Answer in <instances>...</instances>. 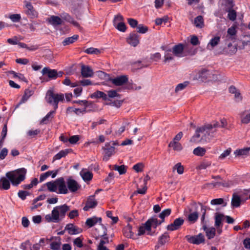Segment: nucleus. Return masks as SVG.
<instances>
[{
    "instance_id": "1",
    "label": "nucleus",
    "mask_w": 250,
    "mask_h": 250,
    "mask_svg": "<svg viewBox=\"0 0 250 250\" xmlns=\"http://www.w3.org/2000/svg\"><path fill=\"white\" fill-rule=\"evenodd\" d=\"M227 123L225 119H222L220 121H213L210 124H208L202 126L201 130L205 132V138L201 137L202 140H205V142H208L211 138L214 136L218 128L225 127L227 126Z\"/></svg>"
},
{
    "instance_id": "2",
    "label": "nucleus",
    "mask_w": 250,
    "mask_h": 250,
    "mask_svg": "<svg viewBox=\"0 0 250 250\" xmlns=\"http://www.w3.org/2000/svg\"><path fill=\"white\" fill-rule=\"evenodd\" d=\"M70 210V207L66 204L57 206L53 209L51 214L46 215L45 220L48 222L58 223L64 218L66 213Z\"/></svg>"
},
{
    "instance_id": "3",
    "label": "nucleus",
    "mask_w": 250,
    "mask_h": 250,
    "mask_svg": "<svg viewBox=\"0 0 250 250\" xmlns=\"http://www.w3.org/2000/svg\"><path fill=\"white\" fill-rule=\"evenodd\" d=\"M26 172V169L22 168L8 172L5 175L13 186H17L25 179Z\"/></svg>"
},
{
    "instance_id": "4",
    "label": "nucleus",
    "mask_w": 250,
    "mask_h": 250,
    "mask_svg": "<svg viewBox=\"0 0 250 250\" xmlns=\"http://www.w3.org/2000/svg\"><path fill=\"white\" fill-rule=\"evenodd\" d=\"M46 100L47 103L53 105L56 110L58 107L59 102L64 100V95L62 93H55L53 90H49L46 93Z\"/></svg>"
},
{
    "instance_id": "5",
    "label": "nucleus",
    "mask_w": 250,
    "mask_h": 250,
    "mask_svg": "<svg viewBox=\"0 0 250 250\" xmlns=\"http://www.w3.org/2000/svg\"><path fill=\"white\" fill-rule=\"evenodd\" d=\"M214 75L212 73L211 71L206 68H203L198 72V74L196 75V79L203 82H206L207 81L214 80Z\"/></svg>"
},
{
    "instance_id": "6",
    "label": "nucleus",
    "mask_w": 250,
    "mask_h": 250,
    "mask_svg": "<svg viewBox=\"0 0 250 250\" xmlns=\"http://www.w3.org/2000/svg\"><path fill=\"white\" fill-rule=\"evenodd\" d=\"M185 238L188 243L197 245L205 243V236L201 233L197 235L191 236L188 235L185 236Z\"/></svg>"
},
{
    "instance_id": "7",
    "label": "nucleus",
    "mask_w": 250,
    "mask_h": 250,
    "mask_svg": "<svg viewBox=\"0 0 250 250\" xmlns=\"http://www.w3.org/2000/svg\"><path fill=\"white\" fill-rule=\"evenodd\" d=\"M110 143H106L104 147L103 148L104 151V155L103 157V160L104 161H107L109 157L115 153V147L114 146L116 145V143L112 142V146H111Z\"/></svg>"
},
{
    "instance_id": "8",
    "label": "nucleus",
    "mask_w": 250,
    "mask_h": 250,
    "mask_svg": "<svg viewBox=\"0 0 250 250\" xmlns=\"http://www.w3.org/2000/svg\"><path fill=\"white\" fill-rule=\"evenodd\" d=\"M57 189H58V193L66 194L68 193V190L65 185L64 179L63 177H60L56 179Z\"/></svg>"
},
{
    "instance_id": "9",
    "label": "nucleus",
    "mask_w": 250,
    "mask_h": 250,
    "mask_svg": "<svg viewBox=\"0 0 250 250\" xmlns=\"http://www.w3.org/2000/svg\"><path fill=\"white\" fill-rule=\"evenodd\" d=\"M66 184L68 190L71 192H76L81 187L76 180L71 177H69L67 179Z\"/></svg>"
},
{
    "instance_id": "10",
    "label": "nucleus",
    "mask_w": 250,
    "mask_h": 250,
    "mask_svg": "<svg viewBox=\"0 0 250 250\" xmlns=\"http://www.w3.org/2000/svg\"><path fill=\"white\" fill-rule=\"evenodd\" d=\"M163 222L161 220L159 221L156 216H154L148 219L144 225L146 226V230L150 231L151 227L156 229L158 226L160 225Z\"/></svg>"
},
{
    "instance_id": "11",
    "label": "nucleus",
    "mask_w": 250,
    "mask_h": 250,
    "mask_svg": "<svg viewBox=\"0 0 250 250\" xmlns=\"http://www.w3.org/2000/svg\"><path fill=\"white\" fill-rule=\"evenodd\" d=\"M184 220L181 217L175 219L173 222L168 225L167 229L168 230L174 231L179 229L184 224Z\"/></svg>"
},
{
    "instance_id": "12",
    "label": "nucleus",
    "mask_w": 250,
    "mask_h": 250,
    "mask_svg": "<svg viewBox=\"0 0 250 250\" xmlns=\"http://www.w3.org/2000/svg\"><path fill=\"white\" fill-rule=\"evenodd\" d=\"M25 13L31 19H34L38 16V12L35 10L31 3L25 1Z\"/></svg>"
},
{
    "instance_id": "13",
    "label": "nucleus",
    "mask_w": 250,
    "mask_h": 250,
    "mask_svg": "<svg viewBox=\"0 0 250 250\" xmlns=\"http://www.w3.org/2000/svg\"><path fill=\"white\" fill-rule=\"evenodd\" d=\"M126 42L131 46H137L140 43L139 35L135 32L131 33L126 38Z\"/></svg>"
},
{
    "instance_id": "14",
    "label": "nucleus",
    "mask_w": 250,
    "mask_h": 250,
    "mask_svg": "<svg viewBox=\"0 0 250 250\" xmlns=\"http://www.w3.org/2000/svg\"><path fill=\"white\" fill-rule=\"evenodd\" d=\"M42 73L43 76L46 75L50 80L56 79L59 76V74L56 70L51 69L49 67L43 68Z\"/></svg>"
},
{
    "instance_id": "15",
    "label": "nucleus",
    "mask_w": 250,
    "mask_h": 250,
    "mask_svg": "<svg viewBox=\"0 0 250 250\" xmlns=\"http://www.w3.org/2000/svg\"><path fill=\"white\" fill-rule=\"evenodd\" d=\"M98 203L95 199V195L88 197L86 202L85 206L83 209L84 211H88L90 208H94L97 206Z\"/></svg>"
},
{
    "instance_id": "16",
    "label": "nucleus",
    "mask_w": 250,
    "mask_h": 250,
    "mask_svg": "<svg viewBox=\"0 0 250 250\" xmlns=\"http://www.w3.org/2000/svg\"><path fill=\"white\" fill-rule=\"evenodd\" d=\"M110 80L115 85L121 86L128 82V77L126 75H121Z\"/></svg>"
},
{
    "instance_id": "17",
    "label": "nucleus",
    "mask_w": 250,
    "mask_h": 250,
    "mask_svg": "<svg viewBox=\"0 0 250 250\" xmlns=\"http://www.w3.org/2000/svg\"><path fill=\"white\" fill-rule=\"evenodd\" d=\"M169 235L167 232H165L160 236L158 239V243L155 246V249L158 250L161 246L164 245L169 241Z\"/></svg>"
},
{
    "instance_id": "18",
    "label": "nucleus",
    "mask_w": 250,
    "mask_h": 250,
    "mask_svg": "<svg viewBox=\"0 0 250 250\" xmlns=\"http://www.w3.org/2000/svg\"><path fill=\"white\" fill-rule=\"evenodd\" d=\"M65 230H67L70 235H75L80 233L82 230L81 229L74 226L73 224H68L65 227Z\"/></svg>"
},
{
    "instance_id": "19",
    "label": "nucleus",
    "mask_w": 250,
    "mask_h": 250,
    "mask_svg": "<svg viewBox=\"0 0 250 250\" xmlns=\"http://www.w3.org/2000/svg\"><path fill=\"white\" fill-rule=\"evenodd\" d=\"M203 229L205 231L206 236L208 239H211L214 237L216 234V229L214 227H208L206 225L203 226Z\"/></svg>"
},
{
    "instance_id": "20",
    "label": "nucleus",
    "mask_w": 250,
    "mask_h": 250,
    "mask_svg": "<svg viewBox=\"0 0 250 250\" xmlns=\"http://www.w3.org/2000/svg\"><path fill=\"white\" fill-rule=\"evenodd\" d=\"M237 48L236 45H233L231 43L228 44L227 47H225L222 51V54L226 55H232L236 53Z\"/></svg>"
},
{
    "instance_id": "21",
    "label": "nucleus",
    "mask_w": 250,
    "mask_h": 250,
    "mask_svg": "<svg viewBox=\"0 0 250 250\" xmlns=\"http://www.w3.org/2000/svg\"><path fill=\"white\" fill-rule=\"evenodd\" d=\"M81 74L84 78L91 77L93 75V72L89 66L82 65L81 67Z\"/></svg>"
},
{
    "instance_id": "22",
    "label": "nucleus",
    "mask_w": 250,
    "mask_h": 250,
    "mask_svg": "<svg viewBox=\"0 0 250 250\" xmlns=\"http://www.w3.org/2000/svg\"><path fill=\"white\" fill-rule=\"evenodd\" d=\"M202 128V126L198 127L196 129L195 134L191 138L190 140V142L196 143L202 141L201 138L199 139L200 137H201L200 133L203 134L202 137L203 136L204 138H205V132L203 130H201V129ZM203 141H205V140H203Z\"/></svg>"
},
{
    "instance_id": "23",
    "label": "nucleus",
    "mask_w": 250,
    "mask_h": 250,
    "mask_svg": "<svg viewBox=\"0 0 250 250\" xmlns=\"http://www.w3.org/2000/svg\"><path fill=\"white\" fill-rule=\"evenodd\" d=\"M46 21L54 27L61 25L62 22V20L57 16H51Z\"/></svg>"
},
{
    "instance_id": "24",
    "label": "nucleus",
    "mask_w": 250,
    "mask_h": 250,
    "mask_svg": "<svg viewBox=\"0 0 250 250\" xmlns=\"http://www.w3.org/2000/svg\"><path fill=\"white\" fill-rule=\"evenodd\" d=\"M242 201L240 197L236 193H234L232 194L231 201V207L232 208H236L239 207L241 204Z\"/></svg>"
},
{
    "instance_id": "25",
    "label": "nucleus",
    "mask_w": 250,
    "mask_h": 250,
    "mask_svg": "<svg viewBox=\"0 0 250 250\" xmlns=\"http://www.w3.org/2000/svg\"><path fill=\"white\" fill-rule=\"evenodd\" d=\"M184 49V45L182 43H179L173 47L172 53L175 56L180 57L182 56Z\"/></svg>"
},
{
    "instance_id": "26",
    "label": "nucleus",
    "mask_w": 250,
    "mask_h": 250,
    "mask_svg": "<svg viewBox=\"0 0 250 250\" xmlns=\"http://www.w3.org/2000/svg\"><path fill=\"white\" fill-rule=\"evenodd\" d=\"M80 174L85 182L89 181L93 178L92 173L85 168H83L80 171Z\"/></svg>"
},
{
    "instance_id": "27",
    "label": "nucleus",
    "mask_w": 250,
    "mask_h": 250,
    "mask_svg": "<svg viewBox=\"0 0 250 250\" xmlns=\"http://www.w3.org/2000/svg\"><path fill=\"white\" fill-rule=\"evenodd\" d=\"M229 3L230 4V7L226 9V11L228 12V17L229 20L231 21H234L236 19V12L235 10L232 9V7H233L232 1H229Z\"/></svg>"
},
{
    "instance_id": "28",
    "label": "nucleus",
    "mask_w": 250,
    "mask_h": 250,
    "mask_svg": "<svg viewBox=\"0 0 250 250\" xmlns=\"http://www.w3.org/2000/svg\"><path fill=\"white\" fill-rule=\"evenodd\" d=\"M10 181L6 177H2L0 179V189L8 190L10 188Z\"/></svg>"
},
{
    "instance_id": "29",
    "label": "nucleus",
    "mask_w": 250,
    "mask_h": 250,
    "mask_svg": "<svg viewBox=\"0 0 250 250\" xmlns=\"http://www.w3.org/2000/svg\"><path fill=\"white\" fill-rule=\"evenodd\" d=\"M161 48L165 51L164 55V62H167L173 60V54L171 53V50L170 49H167L166 46H162Z\"/></svg>"
},
{
    "instance_id": "30",
    "label": "nucleus",
    "mask_w": 250,
    "mask_h": 250,
    "mask_svg": "<svg viewBox=\"0 0 250 250\" xmlns=\"http://www.w3.org/2000/svg\"><path fill=\"white\" fill-rule=\"evenodd\" d=\"M98 222L101 223L102 222V218L101 217L94 216L93 217L88 218L86 221L85 224L89 228H91L96 225Z\"/></svg>"
},
{
    "instance_id": "31",
    "label": "nucleus",
    "mask_w": 250,
    "mask_h": 250,
    "mask_svg": "<svg viewBox=\"0 0 250 250\" xmlns=\"http://www.w3.org/2000/svg\"><path fill=\"white\" fill-rule=\"evenodd\" d=\"M34 91L30 88L26 89L19 104L25 103L34 94Z\"/></svg>"
},
{
    "instance_id": "32",
    "label": "nucleus",
    "mask_w": 250,
    "mask_h": 250,
    "mask_svg": "<svg viewBox=\"0 0 250 250\" xmlns=\"http://www.w3.org/2000/svg\"><path fill=\"white\" fill-rule=\"evenodd\" d=\"M78 38L79 36L78 35H74L72 37L65 38L62 42V44L63 46L69 45L75 42Z\"/></svg>"
},
{
    "instance_id": "33",
    "label": "nucleus",
    "mask_w": 250,
    "mask_h": 250,
    "mask_svg": "<svg viewBox=\"0 0 250 250\" xmlns=\"http://www.w3.org/2000/svg\"><path fill=\"white\" fill-rule=\"evenodd\" d=\"M132 227L130 224H127L123 229V233L125 237L128 238H131L133 236V233L132 232Z\"/></svg>"
},
{
    "instance_id": "34",
    "label": "nucleus",
    "mask_w": 250,
    "mask_h": 250,
    "mask_svg": "<svg viewBox=\"0 0 250 250\" xmlns=\"http://www.w3.org/2000/svg\"><path fill=\"white\" fill-rule=\"evenodd\" d=\"M220 41V37L216 36L212 38L207 45L208 49L211 50L214 47L216 46Z\"/></svg>"
},
{
    "instance_id": "35",
    "label": "nucleus",
    "mask_w": 250,
    "mask_h": 250,
    "mask_svg": "<svg viewBox=\"0 0 250 250\" xmlns=\"http://www.w3.org/2000/svg\"><path fill=\"white\" fill-rule=\"evenodd\" d=\"M225 215L219 213H216L215 215V226L219 228L222 226V221Z\"/></svg>"
},
{
    "instance_id": "36",
    "label": "nucleus",
    "mask_w": 250,
    "mask_h": 250,
    "mask_svg": "<svg viewBox=\"0 0 250 250\" xmlns=\"http://www.w3.org/2000/svg\"><path fill=\"white\" fill-rule=\"evenodd\" d=\"M56 180L55 181H52L50 182H47L45 184L48 190L50 192H56L57 191V184Z\"/></svg>"
},
{
    "instance_id": "37",
    "label": "nucleus",
    "mask_w": 250,
    "mask_h": 250,
    "mask_svg": "<svg viewBox=\"0 0 250 250\" xmlns=\"http://www.w3.org/2000/svg\"><path fill=\"white\" fill-rule=\"evenodd\" d=\"M103 237L104 239H105L106 241H104L103 240H101L98 247V250H109L106 247L104 246L105 244L108 243V238L106 236V234H104Z\"/></svg>"
},
{
    "instance_id": "38",
    "label": "nucleus",
    "mask_w": 250,
    "mask_h": 250,
    "mask_svg": "<svg viewBox=\"0 0 250 250\" xmlns=\"http://www.w3.org/2000/svg\"><path fill=\"white\" fill-rule=\"evenodd\" d=\"M168 147H172L174 150L180 151L183 149L182 145L177 142L171 141Z\"/></svg>"
},
{
    "instance_id": "39",
    "label": "nucleus",
    "mask_w": 250,
    "mask_h": 250,
    "mask_svg": "<svg viewBox=\"0 0 250 250\" xmlns=\"http://www.w3.org/2000/svg\"><path fill=\"white\" fill-rule=\"evenodd\" d=\"M194 24L196 27L201 28L204 26V19L202 16H198L194 19Z\"/></svg>"
},
{
    "instance_id": "40",
    "label": "nucleus",
    "mask_w": 250,
    "mask_h": 250,
    "mask_svg": "<svg viewBox=\"0 0 250 250\" xmlns=\"http://www.w3.org/2000/svg\"><path fill=\"white\" fill-rule=\"evenodd\" d=\"M206 152V149L205 148L198 146L193 151V153L197 156H203Z\"/></svg>"
},
{
    "instance_id": "41",
    "label": "nucleus",
    "mask_w": 250,
    "mask_h": 250,
    "mask_svg": "<svg viewBox=\"0 0 250 250\" xmlns=\"http://www.w3.org/2000/svg\"><path fill=\"white\" fill-rule=\"evenodd\" d=\"M250 150V147L237 149L235 151L234 154L236 156L248 155L249 153Z\"/></svg>"
},
{
    "instance_id": "42",
    "label": "nucleus",
    "mask_w": 250,
    "mask_h": 250,
    "mask_svg": "<svg viewBox=\"0 0 250 250\" xmlns=\"http://www.w3.org/2000/svg\"><path fill=\"white\" fill-rule=\"evenodd\" d=\"M171 212V210L170 208H167L164 209L160 213L159 217L161 219L162 222H164L166 217L168 216Z\"/></svg>"
},
{
    "instance_id": "43",
    "label": "nucleus",
    "mask_w": 250,
    "mask_h": 250,
    "mask_svg": "<svg viewBox=\"0 0 250 250\" xmlns=\"http://www.w3.org/2000/svg\"><path fill=\"white\" fill-rule=\"evenodd\" d=\"M55 112L56 110H54L48 112L47 114L42 118L41 123L45 124H47V121H48L50 119H52L53 118V115Z\"/></svg>"
},
{
    "instance_id": "44",
    "label": "nucleus",
    "mask_w": 250,
    "mask_h": 250,
    "mask_svg": "<svg viewBox=\"0 0 250 250\" xmlns=\"http://www.w3.org/2000/svg\"><path fill=\"white\" fill-rule=\"evenodd\" d=\"M69 153L68 149H65L60 151L54 157V160H59L62 157H65Z\"/></svg>"
},
{
    "instance_id": "45",
    "label": "nucleus",
    "mask_w": 250,
    "mask_h": 250,
    "mask_svg": "<svg viewBox=\"0 0 250 250\" xmlns=\"http://www.w3.org/2000/svg\"><path fill=\"white\" fill-rule=\"evenodd\" d=\"M86 107H84L83 109L80 108H74L72 107H68L67 109V111H73L76 114L79 115L80 113L84 114L86 112Z\"/></svg>"
},
{
    "instance_id": "46",
    "label": "nucleus",
    "mask_w": 250,
    "mask_h": 250,
    "mask_svg": "<svg viewBox=\"0 0 250 250\" xmlns=\"http://www.w3.org/2000/svg\"><path fill=\"white\" fill-rule=\"evenodd\" d=\"M198 218V213L197 212L195 211L190 213L188 216V220L191 223H195Z\"/></svg>"
},
{
    "instance_id": "47",
    "label": "nucleus",
    "mask_w": 250,
    "mask_h": 250,
    "mask_svg": "<svg viewBox=\"0 0 250 250\" xmlns=\"http://www.w3.org/2000/svg\"><path fill=\"white\" fill-rule=\"evenodd\" d=\"M114 169L118 171L120 175L125 174L126 172V169L124 165H121L120 166L118 165H114Z\"/></svg>"
},
{
    "instance_id": "48",
    "label": "nucleus",
    "mask_w": 250,
    "mask_h": 250,
    "mask_svg": "<svg viewBox=\"0 0 250 250\" xmlns=\"http://www.w3.org/2000/svg\"><path fill=\"white\" fill-rule=\"evenodd\" d=\"M114 26L119 31L124 32L126 29V27L125 23L123 22L117 23V24L114 25Z\"/></svg>"
},
{
    "instance_id": "49",
    "label": "nucleus",
    "mask_w": 250,
    "mask_h": 250,
    "mask_svg": "<svg viewBox=\"0 0 250 250\" xmlns=\"http://www.w3.org/2000/svg\"><path fill=\"white\" fill-rule=\"evenodd\" d=\"M173 170H176L179 174H182L184 172V167L180 163L176 164L173 167Z\"/></svg>"
},
{
    "instance_id": "50",
    "label": "nucleus",
    "mask_w": 250,
    "mask_h": 250,
    "mask_svg": "<svg viewBox=\"0 0 250 250\" xmlns=\"http://www.w3.org/2000/svg\"><path fill=\"white\" fill-rule=\"evenodd\" d=\"M84 52L88 54H98L100 51L97 48L89 47L85 50Z\"/></svg>"
},
{
    "instance_id": "51",
    "label": "nucleus",
    "mask_w": 250,
    "mask_h": 250,
    "mask_svg": "<svg viewBox=\"0 0 250 250\" xmlns=\"http://www.w3.org/2000/svg\"><path fill=\"white\" fill-rule=\"evenodd\" d=\"M137 28L138 29L137 32L140 33L144 34L148 31L147 27L143 24H139Z\"/></svg>"
},
{
    "instance_id": "52",
    "label": "nucleus",
    "mask_w": 250,
    "mask_h": 250,
    "mask_svg": "<svg viewBox=\"0 0 250 250\" xmlns=\"http://www.w3.org/2000/svg\"><path fill=\"white\" fill-rule=\"evenodd\" d=\"M9 18L13 22H19L21 19V15L18 14L10 15Z\"/></svg>"
},
{
    "instance_id": "53",
    "label": "nucleus",
    "mask_w": 250,
    "mask_h": 250,
    "mask_svg": "<svg viewBox=\"0 0 250 250\" xmlns=\"http://www.w3.org/2000/svg\"><path fill=\"white\" fill-rule=\"evenodd\" d=\"M124 21V18L123 17L119 14L115 16L113 21V25L117 24V23L122 22Z\"/></svg>"
},
{
    "instance_id": "54",
    "label": "nucleus",
    "mask_w": 250,
    "mask_h": 250,
    "mask_svg": "<svg viewBox=\"0 0 250 250\" xmlns=\"http://www.w3.org/2000/svg\"><path fill=\"white\" fill-rule=\"evenodd\" d=\"M188 82H185L184 83L178 84L175 88V91L176 92L184 89L188 84Z\"/></svg>"
},
{
    "instance_id": "55",
    "label": "nucleus",
    "mask_w": 250,
    "mask_h": 250,
    "mask_svg": "<svg viewBox=\"0 0 250 250\" xmlns=\"http://www.w3.org/2000/svg\"><path fill=\"white\" fill-rule=\"evenodd\" d=\"M18 195L21 200H24L26 196L29 195V193L27 191L20 190Z\"/></svg>"
},
{
    "instance_id": "56",
    "label": "nucleus",
    "mask_w": 250,
    "mask_h": 250,
    "mask_svg": "<svg viewBox=\"0 0 250 250\" xmlns=\"http://www.w3.org/2000/svg\"><path fill=\"white\" fill-rule=\"evenodd\" d=\"M73 244L77 247L81 248L83 247V239L80 237H78L74 240Z\"/></svg>"
},
{
    "instance_id": "57",
    "label": "nucleus",
    "mask_w": 250,
    "mask_h": 250,
    "mask_svg": "<svg viewBox=\"0 0 250 250\" xmlns=\"http://www.w3.org/2000/svg\"><path fill=\"white\" fill-rule=\"evenodd\" d=\"M41 130L40 129H36L35 130H29L27 132V134L28 136L33 138L35 137L36 135L40 133Z\"/></svg>"
},
{
    "instance_id": "58",
    "label": "nucleus",
    "mask_w": 250,
    "mask_h": 250,
    "mask_svg": "<svg viewBox=\"0 0 250 250\" xmlns=\"http://www.w3.org/2000/svg\"><path fill=\"white\" fill-rule=\"evenodd\" d=\"M52 172L51 171H48L45 173H42L40 175V182H42L44 180H45L48 177L51 175Z\"/></svg>"
},
{
    "instance_id": "59",
    "label": "nucleus",
    "mask_w": 250,
    "mask_h": 250,
    "mask_svg": "<svg viewBox=\"0 0 250 250\" xmlns=\"http://www.w3.org/2000/svg\"><path fill=\"white\" fill-rule=\"evenodd\" d=\"M250 122V113L245 116H241V123L244 124H248Z\"/></svg>"
},
{
    "instance_id": "60",
    "label": "nucleus",
    "mask_w": 250,
    "mask_h": 250,
    "mask_svg": "<svg viewBox=\"0 0 250 250\" xmlns=\"http://www.w3.org/2000/svg\"><path fill=\"white\" fill-rule=\"evenodd\" d=\"M61 243L57 242H53L50 244V248L53 250H59L60 249Z\"/></svg>"
},
{
    "instance_id": "61",
    "label": "nucleus",
    "mask_w": 250,
    "mask_h": 250,
    "mask_svg": "<svg viewBox=\"0 0 250 250\" xmlns=\"http://www.w3.org/2000/svg\"><path fill=\"white\" fill-rule=\"evenodd\" d=\"M127 21L130 26L132 28H135L138 26V21L134 19L129 18L127 19Z\"/></svg>"
},
{
    "instance_id": "62",
    "label": "nucleus",
    "mask_w": 250,
    "mask_h": 250,
    "mask_svg": "<svg viewBox=\"0 0 250 250\" xmlns=\"http://www.w3.org/2000/svg\"><path fill=\"white\" fill-rule=\"evenodd\" d=\"M168 21V17H164L163 18H158L155 20V23L157 25H161L163 22L166 23Z\"/></svg>"
},
{
    "instance_id": "63",
    "label": "nucleus",
    "mask_w": 250,
    "mask_h": 250,
    "mask_svg": "<svg viewBox=\"0 0 250 250\" xmlns=\"http://www.w3.org/2000/svg\"><path fill=\"white\" fill-rule=\"evenodd\" d=\"M80 139L78 135H73L68 139V141L71 144H75Z\"/></svg>"
},
{
    "instance_id": "64",
    "label": "nucleus",
    "mask_w": 250,
    "mask_h": 250,
    "mask_svg": "<svg viewBox=\"0 0 250 250\" xmlns=\"http://www.w3.org/2000/svg\"><path fill=\"white\" fill-rule=\"evenodd\" d=\"M211 165V163L208 162H203L200 165H199L197 167V169H205L207 168L208 167H209Z\"/></svg>"
}]
</instances>
